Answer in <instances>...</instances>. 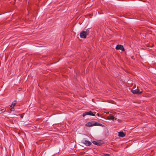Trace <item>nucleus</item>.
<instances>
[{
  "instance_id": "f257e3e1",
  "label": "nucleus",
  "mask_w": 156,
  "mask_h": 156,
  "mask_svg": "<svg viewBox=\"0 0 156 156\" xmlns=\"http://www.w3.org/2000/svg\"><path fill=\"white\" fill-rule=\"evenodd\" d=\"M85 126L87 127H89L95 126H99L102 127L105 126L104 125H103L99 123L96 122L95 121L89 122L87 123H86L85 124Z\"/></svg>"
},
{
  "instance_id": "f03ea898",
  "label": "nucleus",
  "mask_w": 156,
  "mask_h": 156,
  "mask_svg": "<svg viewBox=\"0 0 156 156\" xmlns=\"http://www.w3.org/2000/svg\"><path fill=\"white\" fill-rule=\"evenodd\" d=\"M81 143L84 144L86 146H89L92 143H91L88 141L86 140L85 139H83V140L81 141Z\"/></svg>"
},
{
  "instance_id": "7ed1b4c3",
  "label": "nucleus",
  "mask_w": 156,
  "mask_h": 156,
  "mask_svg": "<svg viewBox=\"0 0 156 156\" xmlns=\"http://www.w3.org/2000/svg\"><path fill=\"white\" fill-rule=\"evenodd\" d=\"M115 49L116 50H120L122 51H125V49L123 46L120 44L117 45L115 47Z\"/></svg>"
},
{
  "instance_id": "20e7f679",
  "label": "nucleus",
  "mask_w": 156,
  "mask_h": 156,
  "mask_svg": "<svg viewBox=\"0 0 156 156\" xmlns=\"http://www.w3.org/2000/svg\"><path fill=\"white\" fill-rule=\"evenodd\" d=\"M87 115H89L93 116H95V115L91 111H90L89 112H86L83 113V116L84 117Z\"/></svg>"
},
{
  "instance_id": "39448f33",
  "label": "nucleus",
  "mask_w": 156,
  "mask_h": 156,
  "mask_svg": "<svg viewBox=\"0 0 156 156\" xmlns=\"http://www.w3.org/2000/svg\"><path fill=\"white\" fill-rule=\"evenodd\" d=\"M131 92L134 94H140L142 93V91H140L138 89L134 90H132Z\"/></svg>"
},
{
  "instance_id": "423d86ee",
  "label": "nucleus",
  "mask_w": 156,
  "mask_h": 156,
  "mask_svg": "<svg viewBox=\"0 0 156 156\" xmlns=\"http://www.w3.org/2000/svg\"><path fill=\"white\" fill-rule=\"evenodd\" d=\"M86 33L85 31H82L80 34V36L81 38H86L87 36Z\"/></svg>"
},
{
  "instance_id": "0eeeda50",
  "label": "nucleus",
  "mask_w": 156,
  "mask_h": 156,
  "mask_svg": "<svg viewBox=\"0 0 156 156\" xmlns=\"http://www.w3.org/2000/svg\"><path fill=\"white\" fill-rule=\"evenodd\" d=\"M118 136H119L123 137L125 136L126 135V134H125L123 132L120 131L119 132Z\"/></svg>"
},
{
  "instance_id": "6e6552de",
  "label": "nucleus",
  "mask_w": 156,
  "mask_h": 156,
  "mask_svg": "<svg viewBox=\"0 0 156 156\" xmlns=\"http://www.w3.org/2000/svg\"><path fill=\"white\" fill-rule=\"evenodd\" d=\"M104 144L103 141L100 140L98 141L97 145L100 146Z\"/></svg>"
},
{
  "instance_id": "1a4fd4ad",
  "label": "nucleus",
  "mask_w": 156,
  "mask_h": 156,
  "mask_svg": "<svg viewBox=\"0 0 156 156\" xmlns=\"http://www.w3.org/2000/svg\"><path fill=\"white\" fill-rule=\"evenodd\" d=\"M107 118L108 119L112 120H114L115 118V117L113 115L108 116L107 117Z\"/></svg>"
},
{
  "instance_id": "9d476101",
  "label": "nucleus",
  "mask_w": 156,
  "mask_h": 156,
  "mask_svg": "<svg viewBox=\"0 0 156 156\" xmlns=\"http://www.w3.org/2000/svg\"><path fill=\"white\" fill-rule=\"evenodd\" d=\"M16 103V100L14 101L11 104V107H14V106H15Z\"/></svg>"
},
{
  "instance_id": "9b49d317",
  "label": "nucleus",
  "mask_w": 156,
  "mask_h": 156,
  "mask_svg": "<svg viewBox=\"0 0 156 156\" xmlns=\"http://www.w3.org/2000/svg\"><path fill=\"white\" fill-rule=\"evenodd\" d=\"M101 155L102 156H110L109 154L105 153H102Z\"/></svg>"
},
{
  "instance_id": "f8f14e48",
  "label": "nucleus",
  "mask_w": 156,
  "mask_h": 156,
  "mask_svg": "<svg viewBox=\"0 0 156 156\" xmlns=\"http://www.w3.org/2000/svg\"><path fill=\"white\" fill-rule=\"evenodd\" d=\"M85 32L87 34H88L89 33V30L88 29H87L86 31H85Z\"/></svg>"
},
{
  "instance_id": "ddd939ff",
  "label": "nucleus",
  "mask_w": 156,
  "mask_h": 156,
  "mask_svg": "<svg viewBox=\"0 0 156 156\" xmlns=\"http://www.w3.org/2000/svg\"><path fill=\"white\" fill-rule=\"evenodd\" d=\"M92 142L93 144H94L95 145H97V144L98 141H93Z\"/></svg>"
},
{
  "instance_id": "4468645a",
  "label": "nucleus",
  "mask_w": 156,
  "mask_h": 156,
  "mask_svg": "<svg viewBox=\"0 0 156 156\" xmlns=\"http://www.w3.org/2000/svg\"><path fill=\"white\" fill-rule=\"evenodd\" d=\"M2 111V112L6 111V109L4 110V109H1L0 108V112Z\"/></svg>"
},
{
  "instance_id": "2eb2a0df",
  "label": "nucleus",
  "mask_w": 156,
  "mask_h": 156,
  "mask_svg": "<svg viewBox=\"0 0 156 156\" xmlns=\"http://www.w3.org/2000/svg\"><path fill=\"white\" fill-rule=\"evenodd\" d=\"M11 111H14V107H11Z\"/></svg>"
}]
</instances>
